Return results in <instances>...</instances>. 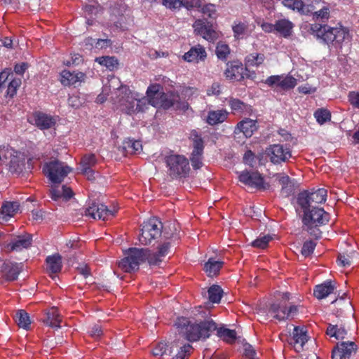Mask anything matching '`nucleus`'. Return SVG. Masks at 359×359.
Here are the masks:
<instances>
[{"instance_id": "obj_37", "label": "nucleus", "mask_w": 359, "mask_h": 359, "mask_svg": "<svg viewBox=\"0 0 359 359\" xmlns=\"http://www.w3.org/2000/svg\"><path fill=\"white\" fill-rule=\"evenodd\" d=\"M243 67L242 65H230L225 72L226 77L231 80L239 81L243 78Z\"/></svg>"}, {"instance_id": "obj_35", "label": "nucleus", "mask_w": 359, "mask_h": 359, "mask_svg": "<svg viewBox=\"0 0 359 359\" xmlns=\"http://www.w3.org/2000/svg\"><path fill=\"white\" fill-rule=\"evenodd\" d=\"M233 36L237 39H243L249 35L248 24L241 21H234L232 25Z\"/></svg>"}, {"instance_id": "obj_28", "label": "nucleus", "mask_w": 359, "mask_h": 359, "mask_svg": "<svg viewBox=\"0 0 359 359\" xmlns=\"http://www.w3.org/2000/svg\"><path fill=\"white\" fill-rule=\"evenodd\" d=\"M294 345L297 351L302 350L304 345L308 341L306 331L304 327H295L293 332Z\"/></svg>"}, {"instance_id": "obj_36", "label": "nucleus", "mask_w": 359, "mask_h": 359, "mask_svg": "<svg viewBox=\"0 0 359 359\" xmlns=\"http://www.w3.org/2000/svg\"><path fill=\"white\" fill-rule=\"evenodd\" d=\"M224 262L210 258L204 265V270L208 276H215L218 274Z\"/></svg>"}, {"instance_id": "obj_17", "label": "nucleus", "mask_w": 359, "mask_h": 359, "mask_svg": "<svg viewBox=\"0 0 359 359\" xmlns=\"http://www.w3.org/2000/svg\"><path fill=\"white\" fill-rule=\"evenodd\" d=\"M265 83L269 86L280 87L283 90L293 88L297 85V80L291 76H271L268 77Z\"/></svg>"}, {"instance_id": "obj_2", "label": "nucleus", "mask_w": 359, "mask_h": 359, "mask_svg": "<svg viewBox=\"0 0 359 359\" xmlns=\"http://www.w3.org/2000/svg\"><path fill=\"white\" fill-rule=\"evenodd\" d=\"M175 325L179 330V334L191 342L196 341L201 338H208L210 332L217 329L216 323L212 320L191 323L187 318L181 317L177 319Z\"/></svg>"}, {"instance_id": "obj_40", "label": "nucleus", "mask_w": 359, "mask_h": 359, "mask_svg": "<svg viewBox=\"0 0 359 359\" xmlns=\"http://www.w3.org/2000/svg\"><path fill=\"white\" fill-rule=\"evenodd\" d=\"M278 182L282 186V192L285 196H289L292 192V184L290 177L283 174L276 175Z\"/></svg>"}, {"instance_id": "obj_46", "label": "nucleus", "mask_w": 359, "mask_h": 359, "mask_svg": "<svg viewBox=\"0 0 359 359\" xmlns=\"http://www.w3.org/2000/svg\"><path fill=\"white\" fill-rule=\"evenodd\" d=\"M209 300L212 303H219L222 297L223 290L220 286L217 285H212L208 290Z\"/></svg>"}, {"instance_id": "obj_20", "label": "nucleus", "mask_w": 359, "mask_h": 359, "mask_svg": "<svg viewBox=\"0 0 359 359\" xmlns=\"http://www.w3.org/2000/svg\"><path fill=\"white\" fill-rule=\"evenodd\" d=\"M34 125L41 130H48L54 127L57 123V117L43 112L36 111L33 114Z\"/></svg>"}, {"instance_id": "obj_63", "label": "nucleus", "mask_w": 359, "mask_h": 359, "mask_svg": "<svg viewBox=\"0 0 359 359\" xmlns=\"http://www.w3.org/2000/svg\"><path fill=\"white\" fill-rule=\"evenodd\" d=\"M184 0H163V4L168 8L177 9L184 6Z\"/></svg>"}, {"instance_id": "obj_22", "label": "nucleus", "mask_w": 359, "mask_h": 359, "mask_svg": "<svg viewBox=\"0 0 359 359\" xmlns=\"http://www.w3.org/2000/svg\"><path fill=\"white\" fill-rule=\"evenodd\" d=\"M32 238L30 234L18 236L7 245L6 248L9 252L21 251L28 248L32 245Z\"/></svg>"}, {"instance_id": "obj_58", "label": "nucleus", "mask_w": 359, "mask_h": 359, "mask_svg": "<svg viewBox=\"0 0 359 359\" xmlns=\"http://www.w3.org/2000/svg\"><path fill=\"white\" fill-rule=\"evenodd\" d=\"M169 354V348H167V344L160 342L153 348L152 354L154 356H163L165 354Z\"/></svg>"}, {"instance_id": "obj_9", "label": "nucleus", "mask_w": 359, "mask_h": 359, "mask_svg": "<svg viewBox=\"0 0 359 359\" xmlns=\"http://www.w3.org/2000/svg\"><path fill=\"white\" fill-rule=\"evenodd\" d=\"M159 85L150 86L147 90V106L151 104L155 107H163L165 109L174 106L175 97H171L163 92L159 91Z\"/></svg>"}, {"instance_id": "obj_18", "label": "nucleus", "mask_w": 359, "mask_h": 359, "mask_svg": "<svg viewBox=\"0 0 359 359\" xmlns=\"http://www.w3.org/2000/svg\"><path fill=\"white\" fill-rule=\"evenodd\" d=\"M193 27L194 32L209 41H214L217 38L216 32L212 28V25L205 23L203 20H196Z\"/></svg>"}, {"instance_id": "obj_41", "label": "nucleus", "mask_w": 359, "mask_h": 359, "mask_svg": "<svg viewBox=\"0 0 359 359\" xmlns=\"http://www.w3.org/2000/svg\"><path fill=\"white\" fill-rule=\"evenodd\" d=\"M327 190L323 188L318 189L309 193L311 203L319 204L325 203L327 200Z\"/></svg>"}, {"instance_id": "obj_33", "label": "nucleus", "mask_w": 359, "mask_h": 359, "mask_svg": "<svg viewBox=\"0 0 359 359\" xmlns=\"http://www.w3.org/2000/svg\"><path fill=\"white\" fill-rule=\"evenodd\" d=\"M46 318L44 320L46 324L51 327L59 328L62 321L61 316L56 308L53 307L46 313Z\"/></svg>"}, {"instance_id": "obj_31", "label": "nucleus", "mask_w": 359, "mask_h": 359, "mask_svg": "<svg viewBox=\"0 0 359 359\" xmlns=\"http://www.w3.org/2000/svg\"><path fill=\"white\" fill-rule=\"evenodd\" d=\"M293 27L292 22L287 19H280L276 21V32L284 37L291 35Z\"/></svg>"}, {"instance_id": "obj_29", "label": "nucleus", "mask_w": 359, "mask_h": 359, "mask_svg": "<svg viewBox=\"0 0 359 359\" xmlns=\"http://www.w3.org/2000/svg\"><path fill=\"white\" fill-rule=\"evenodd\" d=\"M228 114L229 113L225 109L210 111L206 121L211 126L222 123L227 118Z\"/></svg>"}, {"instance_id": "obj_14", "label": "nucleus", "mask_w": 359, "mask_h": 359, "mask_svg": "<svg viewBox=\"0 0 359 359\" xmlns=\"http://www.w3.org/2000/svg\"><path fill=\"white\" fill-rule=\"evenodd\" d=\"M114 214V211L109 210L104 204L95 202L85 210V215L94 219H108L110 217H113Z\"/></svg>"}, {"instance_id": "obj_34", "label": "nucleus", "mask_w": 359, "mask_h": 359, "mask_svg": "<svg viewBox=\"0 0 359 359\" xmlns=\"http://www.w3.org/2000/svg\"><path fill=\"white\" fill-rule=\"evenodd\" d=\"M20 208L18 202H6L1 207V215L3 219L7 221L11 217L16 214Z\"/></svg>"}, {"instance_id": "obj_49", "label": "nucleus", "mask_w": 359, "mask_h": 359, "mask_svg": "<svg viewBox=\"0 0 359 359\" xmlns=\"http://www.w3.org/2000/svg\"><path fill=\"white\" fill-rule=\"evenodd\" d=\"M273 239V236L270 234L260 235L251 243L252 246L257 248L264 249L268 246L270 241Z\"/></svg>"}, {"instance_id": "obj_1", "label": "nucleus", "mask_w": 359, "mask_h": 359, "mask_svg": "<svg viewBox=\"0 0 359 359\" xmlns=\"http://www.w3.org/2000/svg\"><path fill=\"white\" fill-rule=\"evenodd\" d=\"M113 97L117 108L127 114L142 112L147 108V100L138 93L132 91L126 86H121L115 89Z\"/></svg>"}, {"instance_id": "obj_55", "label": "nucleus", "mask_w": 359, "mask_h": 359, "mask_svg": "<svg viewBox=\"0 0 359 359\" xmlns=\"http://www.w3.org/2000/svg\"><path fill=\"white\" fill-rule=\"evenodd\" d=\"M229 102L231 109L236 112H243L248 108L247 104L238 99L231 98Z\"/></svg>"}, {"instance_id": "obj_56", "label": "nucleus", "mask_w": 359, "mask_h": 359, "mask_svg": "<svg viewBox=\"0 0 359 359\" xmlns=\"http://www.w3.org/2000/svg\"><path fill=\"white\" fill-rule=\"evenodd\" d=\"M313 17L316 20H321L323 22L326 21L330 18V8L327 6H323L320 10L314 12Z\"/></svg>"}, {"instance_id": "obj_8", "label": "nucleus", "mask_w": 359, "mask_h": 359, "mask_svg": "<svg viewBox=\"0 0 359 359\" xmlns=\"http://www.w3.org/2000/svg\"><path fill=\"white\" fill-rule=\"evenodd\" d=\"M163 224L156 218H151L144 222L141 228L138 239L142 245H149L158 238L162 233Z\"/></svg>"}, {"instance_id": "obj_15", "label": "nucleus", "mask_w": 359, "mask_h": 359, "mask_svg": "<svg viewBox=\"0 0 359 359\" xmlns=\"http://www.w3.org/2000/svg\"><path fill=\"white\" fill-rule=\"evenodd\" d=\"M282 298V301L273 303L269 309V313L273 316V318L279 321L285 320L288 318L285 300L289 299L290 294L287 292L283 293Z\"/></svg>"}, {"instance_id": "obj_62", "label": "nucleus", "mask_w": 359, "mask_h": 359, "mask_svg": "<svg viewBox=\"0 0 359 359\" xmlns=\"http://www.w3.org/2000/svg\"><path fill=\"white\" fill-rule=\"evenodd\" d=\"M204 15L210 18L215 19L216 18V8L213 4H207L202 7L201 11Z\"/></svg>"}, {"instance_id": "obj_44", "label": "nucleus", "mask_w": 359, "mask_h": 359, "mask_svg": "<svg viewBox=\"0 0 359 359\" xmlns=\"http://www.w3.org/2000/svg\"><path fill=\"white\" fill-rule=\"evenodd\" d=\"M297 203L303 209L304 214L305 212H309L312 206L311 201L309 197V192L304 191L300 193L297 197Z\"/></svg>"}, {"instance_id": "obj_39", "label": "nucleus", "mask_w": 359, "mask_h": 359, "mask_svg": "<svg viewBox=\"0 0 359 359\" xmlns=\"http://www.w3.org/2000/svg\"><path fill=\"white\" fill-rule=\"evenodd\" d=\"M217 336L229 344L235 342L237 336L234 330H230L225 327H217Z\"/></svg>"}, {"instance_id": "obj_61", "label": "nucleus", "mask_w": 359, "mask_h": 359, "mask_svg": "<svg viewBox=\"0 0 359 359\" xmlns=\"http://www.w3.org/2000/svg\"><path fill=\"white\" fill-rule=\"evenodd\" d=\"M338 264L343 267L350 266L353 263L352 257L347 254H339L337 258Z\"/></svg>"}, {"instance_id": "obj_12", "label": "nucleus", "mask_w": 359, "mask_h": 359, "mask_svg": "<svg viewBox=\"0 0 359 359\" xmlns=\"http://www.w3.org/2000/svg\"><path fill=\"white\" fill-rule=\"evenodd\" d=\"M191 135L193 140L194 149L191 152L190 161L194 169L197 170L203 166V141L196 131H193Z\"/></svg>"}, {"instance_id": "obj_54", "label": "nucleus", "mask_w": 359, "mask_h": 359, "mask_svg": "<svg viewBox=\"0 0 359 359\" xmlns=\"http://www.w3.org/2000/svg\"><path fill=\"white\" fill-rule=\"evenodd\" d=\"M97 163V159L95 154H90L85 155L81 161V168H92Z\"/></svg>"}, {"instance_id": "obj_64", "label": "nucleus", "mask_w": 359, "mask_h": 359, "mask_svg": "<svg viewBox=\"0 0 359 359\" xmlns=\"http://www.w3.org/2000/svg\"><path fill=\"white\" fill-rule=\"evenodd\" d=\"M348 98L353 107L359 109V91L349 92Z\"/></svg>"}, {"instance_id": "obj_43", "label": "nucleus", "mask_w": 359, "mask_h": 359, "mask_svg": "<svg viewBox=\"0 0 359 359\" xmlns=\"http://www.w3.org/2000/svg\"><path fill=\"white\" fill-rule=\"evenodd\" d=\"M297 203L303 209L304 214L305 212H309L312 206L311 201L309 197V192L304 191L300 193L297 197Z\"/></svg>"}, {"instance_id": "obj_3", "label": "nucleus", "mask_w": 359, "mask_h": 359, "mask_svg": "<svg viewBox=\"0 0 359 359\" xmlns=\"http://www.w3.org/2000/svg\"><path fill=\"white\" fill-rule=\"evenodd\" d=\"M311 30L317 38L322 39L328 45L331 44L337 49H341L351 40L349 30L341 26L330 27L327 25L314 23L311 25Z\"/></svg>"}, {"instance_id": "obj_5", "label": "nucleus", "mask_w": 359, "mask_h": 359, "mask_svg": "<svg viewBox=\"0 0 359 359\" xmlns=\"http://www.w3.org/2000/svg\"><path fill=\"white\" fill-rule=\"evenodd\" d=\"M149 249L130 248L125 252V257L118 264V268L126 273L139 270L140 265L146 261L149 263Z\"/></svg>"}, {"instance_id": "obj_6", "label": "nucleus", "mask_w": 359, "mask_h": 359, "mask_svg": "<svg viewBox=\"0 0 359 359\" xmlns=\"http://www.w3.org/2000/svg\"><path fill=\"white\" fill-rule=\"evenodd\" d=\"M167 173L172 179L186 178L191 170L189 161L184 155L170 154L165 157Z\"/></svg>"}, {"instance_id": "obj_57", "label": "nucleus", "mask_w": 359, "mask_h": 359, "mask_svg": "<svg viewBox=\"0 0 359 359\" xmlns=\"http://www.w3.org/2000/svg\"><path fill=\"white\" fill-rule=\"evenodd\" d=\"M10 76H13L11 69H6L0 73V93L6 89V81L8 80Z\"/></svg>"}, {"instance_id": "obj_11", "label": "nucleus", "mask_w": 359, "mask_h": 359, "mask_svg": "<svg viewBox=\"0 0 359 359\" xmlns=\"http://www.w3.org/2000/svg\"><path fill=\"white\" fill-rule=\"evenodd\" d=\"M25 156L23 154L18 152L11 148L7 147L5 153V163L12 173H21L25 166Z\"/></svg>"}, {"instance_id": "obj_21", "label": "nucleus", "mask_w": 359, "mask_h": 359, "mask_svg": "<svg viewBox=\"0 0 359 359\" xmlns=\"http://www.w3.org/2000/svg\"><path fill=\"white\" fill-rule=\"evenodd\" d=\"M1 269L4 278L7 281H13L18 279V275L22 271V264L6 260Z\"/></svg>"}, {"instance_id": "obj_59", "label": "nucleus", "mask_w": 359, "mask_h": 359, "mask_svg": "<svg viewBox=\"0 0 359 359\" xmlns=\"http://www.w3.org/2000/svg\"><path fill=\"white\" fill-rule=\"evenodd\" d=\"M316 245V243L312 241H306L304 243L301 250L302 255H304V257H308L311 255L313 253Z\"/></svg>"}, {"instance_id": "obj_10", "label": "nucleus", "mask_w": 359, "mask_h": 359, "mask_svg": "<svg viewBox=\"0 0 359 359\" xmlns=\"http://www.w3.org/2000/svg\"><path fill=\"white\" fill-rule=\"evenodd\" d=\"M238 179L245 186L257 190L264 191L270 187L269 184L265 182L264 177L258 172L243 170L240 172Z\"/></svg>"}, {"instance_id": "obj_38", "label": "nucleus", "mask_w": 359, "mask_h": 359, "mask_svg": "<svg viewBox=\"0 0 359 359\" xmlns=\"http://www.w3.org/2000/svg\"><path fill=\"white\" fill-rule=\"evenodd\" d=\"M15 320L18 326L25 330H29L32 323L29 314L25 310L16 312Z\"/></svg>"}, {"instance_id": "obj_27", "label": "nucleus", "mask_w": 359, "mask_h": 359, "mask_svg": "<svg viewBox=\"0 0 359 359\" xmlns=\"http://www.w3.org/2000/svg\"><path fill=\"white\" fill-rule=\"evenodd\" d=\"M56 184H53L50 190V198L53 200L57 201L62 198L67 201L73 196V191L69 187L66 185H63L60 187Z\"/></svg>"}, {"instance_id": "obj_51", "label": "nucleus", "mask_w": 359, "mask_h": 359, "mask_svg": "<svg viewBox=\"0 0 359 359\" xmlns=\"http://www.w3.org/2000/svg\"><path fill=\"white\" fill-rule=\"evenodd\" d=\"M282 3L285 7L290 9L304 13V4L302 0H283Z\"/></svg>"}, {"instance_id": "obj_47", "label": "nucleus", "mask_w": 359, "mask_h": 359, "mask_svg": "<svg viewBox=\"0 0 359 359\" xmlns=\"http://www.w3.org/2000/svg\"><path fill=\"white\" fill-rule=\"evenodd\" d=\"M123 148L130 154H136L142 149L140 141L128 139L123 142Z\"/></svg>"}, {"instance_id": "obj_16", "label": "nucleus", "mask_w": 359, "mask_h": 359, "mask_svg": "<svg viewBox=\"0 0 359 359\" xmlns=\"http://www.w3.org/2000/svg\"><path fill=\"white\" fill-rule=\"evenodd\" d=\"M192 348L191 345L178 339L171 343L169 355H173L172 359H187Z\"/></svg>"}, {"instance_id": "obj_48", "label": "nucleus", "mask_w": 359, "mask_h": 359, "mask_svg": "<svg viewBox=\"0 0 359 359\" xmlns=\"http://www.w3.org/2000/svg\"><path fill=\"white\" fill-rule=\"evenodd\" d=\"M265 57L264 54L252 53L248 55L245 58V64L248 67L259 66L264 61Z\"/></svg>"}, {"instance_id": "obj_30", "label": "nucleus", "mask_w": 359, "mask_h": 359, "mask_svg": "<svg viewBox=\"0 0 359 359\" xmlns=\"http://www.w3.org/2000/svg\"><path fill=\"white\" fill-rule=\"evenodd\" d=\"M334 290V286L332 285V282L325 281V283L315 287L313 294L317 299H322L332 293Z\"/></svg>"}, {"instance_id": "obj_60", "label": "nucleus", "mask_w": 359, "mask_h": 359, "mask_svg": "<svg viewBox=\"0 0 359 359\" xmlns=\"http://www.w3.org/2000/svg\"><path fill=\"white\" fill-rule=\"evenodd\" d=\"M88 43L95 46L96 48L102 49L108 47L111 45V41L109 39H88Z\"/></svg>"}, {"instance_id": "obj_50", "label": "nucleus", "mask_w": 359, "mask_h": 359, "mask_svg": "<svg viewBox=\"0 0 359 359\" xmlns=\"http://www.w3.org/2000/svg\"><path fill=\"white\" fill-rule=\"evenodd\" d=\"M21 85L20 79H12L8 84H6L5 95L7 97H13L17 93L18 88Z\"/></svg>"}, {"instance_id": "obj_53", "label": "nucleus", "mask_w": 359, "mask_h": 359, "mask_svg": "<svg viewBox=\"0 0 359 359\" xmlns=\"http://www.w3.org/2000/svg\"><path fill=\"white\" fill-rule=\"evenodd\" d=\"M314 116L317 122L320 125L324 124L331 118L330 112L325 109H319L316 110L314 113Z\"/></svg>"}, {"instance_id": "obj_42", "label": "nucleus", "mask_w": 359, "mask_h": 359, "mask_svg": "<svg viewBox=\"0 0 359 359\" xmlns=\"http://www.w3.org/2000/svg\"><path fill=\"white\" fill-rule=\"evenodd\" d=\"M95 61L100 65L105 66L111 71L117 69L118 66V60L115 57L102 56L97 57Z\"/></svg>"}, {"instance_id": "obj_24", "label": "nucleus", "mask_w": 359, "mask_h": 359, "mask_svg": "<svg viewBox=\"0 0 359 359\" xmlns=\"http://www.w3.org/2000/svg\"><path fill=\"white\" fill-rule=\"evenodd\" d=\"M86 77L85 74L81 72H70L63 70L60 75V81L63 86H69L76 84L77 82H82Z\"/></svg>"}, {"instance_id": "obj_32", "label": "nucleus", "mask_w": 359, "mask_h": 359, "mask_svg": "<svg viewBox=\"0 0 359 359\" xmlns=\"http://www.w3.org/2000/svg\"><path fill=\"white\" fill-rule=\"evenodd\" d=\"M47 269L50 273H57L62 269V257L59 254L46 258Z\"/></svg>"}, {"instance_id": "obj_52", "label": "nucleus", "mask_w": 359, "mask_h": 359, "mask_svg": "<svg viewBox=\"0 0 359 359\" xmlns=\"http://www.w3.org/2000/svg\"><path fill=\"white\" fill-rule=\"evenodd\" d=\"M215 53L219 60H226L230 54V48L227 44L219 42L216 46Z\"/></svg>"}, {"instance_id": "obj_25", "label": "nucleus", "mask_w": 359, "mask_h": 359, "mask_svg": "<svg viewBox=\"0 0 359 359\" xmlns=\"http://www.w3.org/2000/svg\"><path fill=\"white\" fill-rule=\"evenodd\" d=\"M257 128V121L255 120L245 118L238 123L234 133L237 135L242 133L246 137H250Z\"/></svg>"}, {"instance_id": "obj_13", "label": "nucleus", "mask_w": 359, "mask_h": 359, "mask_svg": "<svg viewBox=\"0 0 359 359\" xmlns=\"http://www.w3.org/2000/svg\"><path fill=\"white\" fill-rule=\"evenodd\" d=\"M266 154L274 164L285 162L292 156L290 149L281 144L270 146L266 149Z\"/></svg>"}, {"instance_id": "obj_19", "label": "nucleus", "mask_w": 359, "mask_h": 359, "mask_svg": "<svg viewBox=\"0 0 359 359\" xmlns=\"http://www.w3.org/2000/svg\"><path fill=\"white\" fill-rule=\"evenodd\" d=\"M356 351V346L353 341H343L337 344L332 351V359H349Z\"/></svg>"}, {"instance_id": "obj_26", "label": "nucleus", "mask_w": 359, "mask_h": 359, "mask_svg": "<svg viewBox=\"0 0 359 359\" xmlns=\"http://www.w3.org/2000/svg\"><path fill=\"white\" fill-rule=\"evenodd\" d=\"M206 56L207 53L205 48L198 44L192 47L184 55L183 57L184 60L189 62H198L201 60H204Z\"/></svg>"}, {"instance_id": "obj_4", "label": "nucleus", "mask_w": 359, "mask_h": 359, "mask_svg": "<svg viewBox=\"0 0 359 359\" xmlns=\"http://www.w3.org/2000/svg\"><path fill=\"white\" fill-rule=\"evenodd\" d=\"M330 221V214L322 208L313 207L309 212H305L302 218L303 228L311 236L318 238L321 231L318 226L325 225Z\"/></svg>"}, {"instance_id": "obj_45", "label": "nucleus", "mask_w": 359, "mask_h": 359, "mask_svg": "<svg viewBox=\"0 0 359 359\" xmlns=\"http://www.w3.org/2000/svg\"><path fill=\"white\" fill-rule=\"evenodd\" d=\"M327 334L337 339H344L347 335L344 327H339L337 325H329L327 329Z\"/></svg>"}, {"instance_id": "obj_7", "label": "nucleus", "mask_w": 359, "mask_h": 359, "mask_svg": "<svg viewBox=\"0 0 359 359\" xmlns=\"http://www.w3.org/2000/svg\"><path fill=\"white\" fill-rule=\"evenodd\" d=\"M43 171L53 184H60L72 171V168L64 162L55 160L46 163L43 165Z\"/></svg>"}, {"instance_id": "obj_23", "label": "nucleus", "mask_w": 359, "mask_h": 359, "mask_svg": "<svg viewBox=\"0 0 359 359\" xmlns=\"http://www.w3.org/2000/svg\"><path fill=\"white\" fill-rule=\"evenodd\" d=\"M170 243L163 242L158 245V251L156 252H151L149 250V264L158 265L163 259V258L170 252Z\"/></svg>"}]
</instances>
